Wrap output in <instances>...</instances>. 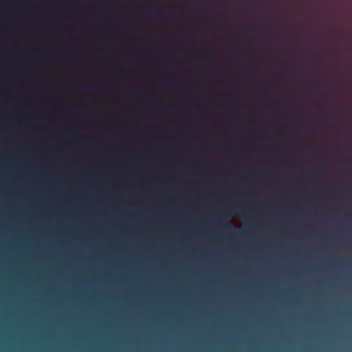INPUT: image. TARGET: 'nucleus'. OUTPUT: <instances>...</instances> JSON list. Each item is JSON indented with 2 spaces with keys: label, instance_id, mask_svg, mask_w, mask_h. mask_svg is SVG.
<instances>
[{
  "label": "nucleus",
  "instance_id": "f257e3e1",
  "mask_svg": "<svg viewBox=\"0 0 352 352\" xmlns=\"http://www.w3.org/2000/svg\"><path fill=\"white\" fill-rule=\"evenodd\" d=\"M248 210L244 209L239 206H234L232 209V212L228 213V215L221 214L219 218V223H221L222 227L225 230H234L239 231V229L236 227H234L232 224L229 221L228 218L232 216L234 214L239 213L243 214L247 212Z\"/></svg>",
  "mask_w": 352,
  "mask_h": 352
},
{
  "label": "nucleus",
  "instance_id": "f03ea898",
  "mask_svg": "<svg viewBox=\"0 0 352 352\" xmlns=\"http://www.w3.org/2000/svg\"><path fill=\"white\" fill-rule=\"evenodd\" d=\"M241 234H244L245 232L243 231H240Z\"/></svg>",
  "mask_w": 352,
  "mask_h": 352
}]
</instances>
